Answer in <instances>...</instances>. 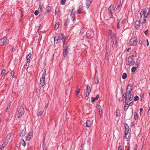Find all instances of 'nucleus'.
Here are the masks:
<instances>
[{
    "instance_id": "c9c22d12",
    "label": "nucleus",
    "mask_w": 150,
    "mask_h": 150,
    "mask_svg": "<svg viewBox=\"0 0 150 150\" xmlns=\"http://www.w3.org/2000/svg\"><path fill=\"white\" fill-rule=\"evenodd\" d=\"M43 113V111L42 110H40L38 113V116H40L42 115Z\"/></svg>"
},
{
    "instance_id": "0eeeda50",
    "label": "nucleus",
    "mask_w": 150,
    "mask_h": 150,
    "mask_svg": "<svg viewBox=\"0 0 150 150\" xmlns=\"http://www.w3.org/2000/svg\"><path fill=\"white\" fill-rule=\"evenodd\" d=\"M137 41V39L134 36H133L131 39L130 45L131 46L135 45Z\"/></svg>"
},
{
    "instance_id": "f704fd0d",
    "label": "nucleus",
    "mask_w": 150,
    "mask_h": 150,
    "mask_svg": "<svg viewBox=\"0 0 150 150\" xmlns=\"http://www.w3.org/2000/svg\"><path fill=\"white\" fill-rule=\"evenodd\" d=\"M117 29H119L120 28V25H119V20L118 19H117Z\"/></svg>"
},
{
    "instance_id": "603ef678",
    "label": "nucleus",
    "mask_w": 150,
    "mask_h": 150,
    "mask_svg": "<svg viewBox=\"0 0 150 150\" xmlns=\"http://www.w3.org/2000/svg\"><path fill=\"white\" fill-rule=\"evenodd\" d=\"M86 35L87 37H89L91 36V34L90 33L87 32L86 33Z\"/></svg>"
},
{
    "instance_id": "0e129e2a",
    "label": "nucleus",
    "mask_w": 150,
    "mask_h": 150,
    "mask_svg": "<svg viewBox=\"0 0 150 150\" xmlns=\"http://www.w3.org/2000/svg\"><path fill=\"white\" fill-rule=\"evenodd\" d=\"M41 24H40L39 25V26H38V32L39 31V29L41 27Z\"/></svg>"
},
{
    "instance_id": "b1692460",
    "label": "nucleus",
    "mask_w": 150,
    "mask_h": 150,
    "mask_svg": "<svg viewBox=\"0 0 150 150\" xmlns=\"http://www.w3.org/2000/svg\"><path fill=\"white\" fill-rule=\"evenodd\" d=\"M82 6L81 5L80 6L77 11V13L78 14H79L81 13V11L82 10Z\"/></svg>"
},
{
    "instance_id": "393cba45",
    "label": "nucleus",
    "mask_w": 150,
    "mask_h": 150,
    "mask_svg": "<svg viewBox=\"0 0 150 150\" xmlns=\"http://www.w3.org/2000/svg\"><path fill=\"white\" fill-rule=\"evenodd\" d=\"M21 143L24 146H25L26 145L25 142L23 139H21Z\"/></svg>"
},
{
    "instance_id": "4d7b16f0",
    "label": "nucleus",
    "mask_w": 150,
    "mask_h": 150,
    "mask_svg": "<svg viewBox=\"0 0 150 150\" xmlns=\"http://www.w3.org/2000/svg\"><path fill=\"white\" fill-rule=\"evenodd\" d=\"M118 150H122L121 148V146L120 145H119L117 148Z\"/></svg>"
},
{
    "instance_id": "1a4fd4ad",
    "label": "nucleus",
    "mask_w": 150,
    "mask_h": 150,
    "mask_svg": "<svg viewBox=\"0 0 150 150\" xmlns=\"http://www.w3.org/2000/svg\"><path fill=\"white\" fill-rule=\"evenodd\" d=\"M110 52V50L108 47H107L106 48V52L105 55V59L108 60V59L109 53Z\"/></svg>"
},
{
    "instance_id": "052dcab7",
    "label": "nucleus",
    "mask_w": 150,
    "mask_h": 150,
    "mask_svg": "<svg viewBox=\"0 0 150 150\" xmlns=\"http://www.w3.org/2000/svg\"><path fill=\"white\" fill-rule=\"evenodd\" d=\"M146 46H148L149 45V42L148 40V39L146 40Z\"/></svg>"
},
{
    "instance_id": "f257e3e1",
    "label": "nucleus",
    "mask_w": 150,
    "mask_h": 150,
    "mask_svg": "<svg viewBox=\"0 0 150 150\" xmlns=\"http://www.w3.org/2000/svg\"><path fill=\"white\" fill-rule=\"evenodd\" d=\"M132 84H129L127 88L126 92L124 93L122 96L123 100H124V99L125 100V104L124 108L125 111H126L129 106L128 105L129 102L132 100L134 96L132 95L133 92L132 93Z\"/></svg>"
},
{
    "instance_id": "5701e85b",
    "label": "nucleus",
    "mask_w": 150,
    "mask_h": 150,
    "mask_svg": "<svg viewBox=\"0 0 150 150\" xmlns=\"http://www.w3.org/2000/svg\"><path fill=\"white\" fill-rule=\"evenodd\" d=\"M97 108L99 109V110L98 111L99 114L101 115L102 114V110L100 109L101 106L100 105H98L97 106Z\"/></svg>"
},
{
    "instance_id": "f8f14e48",
    "label": "nucleus",
    "mask_w": 150,
    "mask_h": 150,
    "mask_svg": "<svg viewBox=\"0 0 150 150\" xmlns=\"http://www.w3.org/2000/svg\"><path fill=\"white\" fill-rule=\"evenodd\" d=\"M131 136L130 133H125V135L124 137V138L127 141H129L130 138Z\"/></svg>"
},
{
    "instance_id": "a878e982",
    "label": "nucleus",
    "mask_w": 150,
    "mask_h": 150,
    "mask_svg": "<svg viewBox=\"0 0 150 150\" xmlns=\"http://www.w3.org/2000/svg\"><path fill=\"white\" fill-rule=\"evenodd\" d=\"M59 22L57 23L55 25L54 29L55 30L59 28Z\"/></svg>"
},
{
    "instance_id": "49530a36",
    "label": "nucleus",
    "mask_w": 150,
    "mask_h": 150,
    "mask_svg": "<svg viewBox=\"0 0 150 150\" xmlns=\"http://www.w3.org/2000/svg\"><path fill=\"white\" fill-rule=\"evenodd\" d=\"M135 64V62L134 61H131L130 62V66H133Z\"/></svg>"
},
{
    "instance_id": "a19ab883",
    "label": "nucleus",
    "mask_w": 150,
    "mask_h": 150,
    "mask_svg": "<svg viewBox=\"0 0 150 150\" xmlns=\"http://www.w3.org/2000/svg\"><path fill=\"white\" fill-rule=\"evenodd\" d=\"M129 128H126L125 129V133H130L129 132Z\"/></svg>"
},
{
    "instance_id": "72a5a7b5",
    "label": "nucleus",
    "mask_w": 150,
    "mask_h": 150,
    "mask_svg": "<svg viewBox=\"0 0 150 150\" xmlns=\"http://www.w3.org/2000/svg\"><path fill=\"white\" fill-rule=\"evenodd\" d=\"M139 98L138 96H136L134 97V101H136L139 100Z\"/></svg>"
},
{
    "instance_id": "de8ad7c7",
    "label": "nucleus",
    "mask_w": 150,
    "mask_h": 150,
    "mask_svg": "<svg viewBox=\"0 0 150 150\" xmlns=\"http://www.w3.org/2000/svg\"><path fill=\"white\" fill-rule=\"evenodd\" d=\"M148 30L147 29L146 30V31L144 32V33L145 35L147 36L148 35Z\"/></svg>"
},
{
    "instance_id": "c03bdc74",
    "label": "nucleus",
    "mask_w": 150,
    "mask_h": 150,
    "mask_svg": "<svg viewBox=\"0 0 150 150\" xmlns=\"http://www.w3.org/2000/svg\"><path fill=\"white\" fill-rule=\"evenodd\" d=\"M126 19H124L122 20V21L121 22V23L122 24H125L126 23Z\"/></svg>"
},
{
    "instance_id": "39448f33",
    "label": "nucleus",
    "mask_w": 150,
    "mask_h": 150,
    "mask_svg": "<svg viewBox=\"0 0 150 150\" xmlns=\"http://www.w3.org/2000/svg\"><path fill=\"white\" fill-rule=\"evenodd\" d=\"M63 55L65 58L67 57V53L69 51L70 49L67 46H65V45H63Z\"/></svg>"
},
{
    "instance_id": "ddd939ff",
    "label": "nucleus",
    "mask_w": 150,
    "mask_h": 150,
    "mask_svg": "<svg viewBox=\"0 0 150 150\" xmlns=\"http://www.w3.org/2000/svg\"><path fill=\"white\" fill-rule=\"evenodd\" d=\"M8 141L6 140H5L4 143L0 147V150H2L4 148V147L6 146V145L8 144Z\"/></svg>"
},
{
    "instance_id": "338daca9",
    "label": "nucleus",
    "mask_w": 150,
    "mask_h": 150,
    "mask_svg": "<svg viewBox=\"0 0 150 150\" xmlns=\"http://www.w3.org/2000/svg\"><path fill=\"white\" fill-rule=\"evenodd\" d=\"M110 18H113V16L112 14H110Z\"/></svg>"
},
{
    "instance_id": "37998d69",
    "label": "nucleus",
    "mask_w": 150,
    "mask_h": 150,
    "mask_svg": "<svg viewBox=\"0 0 150 150\" xmlns=\"http://www.w3.org/2000/svg\"><path fill=\"white\" fill-rule=\"evenodd\" d=\"M42 5L41 3H40L39 4V9H40L41 11L42 10Z\"/></svg>"
},
{
    "instance_id": "864d4df0",
    "label": "nucleus",
    "mask_w": 150,
    "mask_h": 150,
    "mask_svg": "<svg viewBox=\"0 0 150 150\" xmlns=\"http://www.w3.org/2000/svg\"><path fill=\"white\" fill-rule=\"evenodd\" d=\"M29 63H30V62H27V63H26V64H25L26 66L27 67V69L26 70H27V69L28 68V66L29 65Z\"/></svg>"
},
{
    "instance_id": "6e6d98bb",
    "label": "nucleus",
    "mask_w": 150,
    "mask_h": 150,
    "mask_svg": "<svg viewBox=\"0 0 150 150\" xmlns=\"http://www.w3.org/2000/svg\"><path fill=\"white\" fill-rule=\"evenodd\" d=\"M142 18H143V21L142 22V23H145L146 21V19L145 18H143V16H142Z\"/></svg>"
},
{
    "instance_id": "dca6fc26",
    "label": "nucleus",
    "mask_w": 150,
    "mask_h": 150,
    "mask_svg": "<svg viewBox=\"0 0 150 150\" xmlns=\"http://www.w3.org/2000/svg\"><path fill=\"white\" fill-rule=\"evenodd\" d=\"M86 87V93H87L88 95L89 94L91 91V89L89 85L88 84L87 85Z\"/></svg>"
},
{
    "instance_id": "79ce46f5",
    "label": "nucleus",
    "mask_w": 150,
    "mask_h": 150,
    "mask_svg": "<svg viewBox=\"0 0 150 150\" xmlns=\"http://www.w3.org/2000/svg\"><path fill=\"white\" fill-rule=\"evenodd\" d=\"M39 13V11L38 10H36L34 12L35 14L37 16V15Z\"/></svg>"
},
{
    "instance_id": "3c124183",
    "label": "nucleus",
    "mask_w": 150,
    "mask_h": 150,
    "mask_svg": "<svg viewBox=\"0 0 150 150\" xmlns=\"http://www.w3.org/2000/svg\"><path fill=\"white\" fill-rule=\"evenodd\" d=\"M143 43V41L142 40H140L139 42V43L141 45H142Z\"/></svg>"
},
{
    "instance_id": "412c9836",
    "label": "nucleus",
    "mask_w": 150,
    "mask_h": 150,
    "mask_svg": "<svg viewBox=\"0 0 150 150\" xmlns=\"http://www.w3.org/2000/svg\"><path fill=\"white\" fill-rule=\"evenodd\" d=\"M1 75L2 77L5 76L6 75V71L5 69H3L1 72Z\"/></svg>"
},
{
    "instance_id": "58836bf2",
    "label": "nucleus",
    "mask_w": 150,
    "mask_h": 150,
    "mask_svg": "<svg viewBox=\"0 0 150 150\" xmlns=\"http://www.w3.org/2000/svg\"><path fill=\"white\" fill-rule=\"evenodd\" d=\"M130 62H131V61H130L129 60H127V61L126 62V65H129L130 64Z\"/></svg>"
},
{
    "instance_id": "6e6552de",
    "label": "nucleus",
    "mask_w": 150,
    "mask_h": 150,
    "mask_svg": "<svg viewBox=\"0 0 150 150\" xmlns=\"http://www.w3.org/2000/svg\"><path fill=\"white\" fill-rule=\"evenodd\" d=\"M33 137V131H30L26 136V139L27 141H30Z\"/></svg>"
},
{
    "instance_id": "7c9ffc66",
    "label": "nucleus",
    "mask_w": 150,
    "mask_h": 150,
    "mask_svg": "<svg viewBox=\"0 0 150 150\" xmlns=\"http://www.w3.org/2000/svg\"><path fill=\"white\" fill-rule=\"evenodd\" d=\"M120 110L119 109L117 110L116 114V115L117 117H118L120 115Z\"/></svg>"
},
{
    "instance_id": "680f3d73",
    "label": "nucleus",
    "mask_w": 150,
    "mask_h": 150,
    "mask_svg": "<svg viewBox=\"0 0 150 150\" xmlns=\"http://www.w3.org/2000/svg\"><path fill=\"white\" fill-rule=\"evenodd\" d=\"M57 8H56V9H55V14L56 15L57 14V12L58 11V9L57 10Z\"/></svg>"
},
{
    "instance_id": "774afa93",
    "label": "nucleus",
    "mask_w": 150,
    "mask_h": 150,
    "mask_svg": "<svg viewBox=\"0 0 150 150\" xmlns=\"http://www.w3.org/2000/svg\"><path fill=\"white\" fill-rule=\"evenodd\" d=\"M108 12L109 15H110V14H112L113 13L111 11H108Z\"/></svg>"
},
{
    "instance_id": "09e8293b",
    "label": "nucleus",
    "mask_w": 150,
    "mask_h": 150,
    "mask_svg": "<svg viewBox=\"0 0 150 150\" xmlns=\"http://www.w3.org/2000/svg\"><path fill=\"white\" fill-rule=\"evenodd\" d=\"M125 129H126V128H129V126L126 123H125Z\"/></svg>"
},
{
    "instance_id": "9b49d317",
    "label": "nucleus",
    "mask_w": 150,
    "mask_h": 150,
    "mask_svg": "<svg viewBox=\"0 0 150 150\" xmlns=\"http://www.w3.org/2000/svg\"><path fill=\"white\" fill-rule=\"evenodd\" d=\"M140 20H137L135 22V27L136 29L138 30L139 29L140 23Z\"/></svg>"
},
{
    "instance_id": "f3484780",
    "label": "nucleus",
    "mask_w": 150,
    "mask_h": 150,
    "mask_svg": "<svg viewBox=\"0 0 150 150\" xmlns=\"http://www.w3.org/2000/svg\"><path fill=\"white\" fill-rule=\"evenodd\" d=\"M99 98V95H97L96 97H92L91 98V102L92 103L94 102L96 100H97Z\"/></svg>"
},
{
    "instance_id": "aec40b11",
    "label": "nucleus",
    "mask_w": 150,
    "mask_h": 150,
    "mask_svg": "<svg viewBox=\"0 0 150 150\" xmlns=\"http://www.w3.org/2000/svg\"><path fill=\"white\" fill-rule=\"evenodd\" d=\"M91 124V122L90 120H87L86 122V127H89Z\"/></svg>"
},
{
    "instance_id": "f03ea898",
    "label": "nucleus",
    "mask_w": 150,
    "mask_h": 150,
    "mask_svg": "<svg viewBox=\"0 0 150 150\" xmlns=\"http://www.w3.org/2000/svg\"><path fill=\"white\" fill-rule=\"evenodd\" d=\"M150 13L149 9L148 8L146 7L144 9H141L140 12V20L142 21V16L143 18H147L150 15Z\"/></svg>"
},
{
    "instance_id": "13d9d810",
    "label": "nucleus",
    "mask_w": 150,
    "mask_h": 150,
    "mask_svg": "<svg viewBox=\"0 0 150 150\" xmlns=\"http://www.w3.org/2000/svg\"><path fill=\"white\" fill-rule=\"evenodd\" d=\"M136 54H137V53H136V51H134L133 53V54L132 55V56H133V57H134L136 55Z\"/></svg>"
},
{
    "instance_id": "a18cd8bd",
    "label": "nucleus",
    "mask_w": 150,
    "mask_h": 150,
    "mask_svg": "<svg viewBox=\"0 0 150 150\" xmlns=\"http://www.w3.org/2000/svg\"><path fill=\"white\" fill-rule=\"evenodd\" d=\"M134 118L135 120H136L137 118V114L136 113L134 114Z\"/></svg>"
},
{
    "instance_id": "9d476101",
    "label": "nucleus",
    "mask_w": 150,
    "mask_h": 150,
    "mask_svg": "<svg viewBox=\"0 0 150 150\" xmlns=\"http://www.w3.org/2000/svg\"><path fill=\"white\" fill-rule=\"evenodd\" d=\"M7 40V38L6 37H4L1 39L0 41V45H4L5 43Z\"/></svg>"
},
{
    "instance_id": "ea45409f",
    "label": "nucleus",
    "mask_w": 150,
    "mask_h": 150,
    "mask_svg": "<svg viewBox=\"0 0 150 150\" xmlns=\"http://www.w3.org/2000/svg\"><path fill=\"white\" fill-rule=\"evenodd\" d=\"M95 83L96 84H98L99 83V81L98 77H97L96 79H95Z\"/></svg>"
},
{
    "instance_id": "5fc2aeb1",
    "label": "nucleus",
    "mask_w": 150,
    "mask_h": 150,
    "mask_svg": "<svg viewBox=\"0 0 150 150\" xmlns=\"http://www.w3.org/2000/svg\"><path fill=\"white\" fill-rule=\"evenodd\" d=\"M86 96L85 97V98L86 100H88V95H88L87 93H86Z\"/></svg>"
},
{
    "instance_id": "4c0bfd02",
    "label": "nucleus",
    "mask_w": 150,
    "mask_h": 150,
    "mask_svg": "<svg viewBox=\"0 0 150 150\" xmlns=\"http://www.w3.org/2000/svg\"><path fill=\"white\" fill-rule=\"evenodd\" d=\"M66 2V0H61V4L62 5H64L65 4Z\"/></svg>"
},
{
    "instance_id": "2f4dec72",
    "label": "nucleus",
    "mask_w": 150,
    "mask_h": 150,
    "mask_svg": "<svg viewBox=\"0 0 150 150\" xmlns=\"http://www.w3.org/2000/svg\"><path fill=\"white\" fill-rule=\"evenodd\" d=\"M140 62V60H139L138 58L136 62V65L137 66V67H138L139 66Z\"/></svg>"
},
{
    "instance_id": "a211bd4d",
    "label": "nucleus",
    "mask_w": 150,
    "mask_h": 150,
    "mask_svg": "<svg viewBox=\"0 0 150 150\" xmlns=\"http://www.w3.org/2000/svg\"><path fill=\"white\" fill-rule=\"evenodd\" d=\"M51 8L50 6L47 7L45 8V12L46 13H50L51 11Z\"/></svg>"
},
{
    "instance_id": "bf43d9fd",
    "label": "nucleus",
    "mask_w": 150,
    "mask_h": 150,
    "mask_svg": "<svg viewBox=\"0 0 150 150\" xmlns=\"http://www.w3.org/2000/svg\"><path fill=\"white\" fill-rule=\"evenodd\" d=\"M112 5H111L108 8V11H111L112 9H111Z\"/></svg>"
},
{
    "instance_id": "c756f323",
    "label": "nucleus",
    "mask_w": 150,
    "mask_h": 150,
    "mask_svg": "<svg viewBox=\"0 0 150 150\" xmlns=\"http://www.w3.org/2000/svg\"><path fill=\"white\" fill-rule=\"evenodd\" d=\"M84 33V30L83 29H81L80 31L79 34L80 35L83 36Z\"/></svg>"
},
{
    "instance_id": "69168bd1",
    "label": "nucleus",
    "mask_w": 150,
    "mask_h": 150,
    "mask_svg": "<svg viewBox=\"0 0 150 150\" xmlns=\"http://www.w3.org/2000/svg\"><path fill=\"white\" fill-rule=\"evenodd\" d=\"M115 46H116V47H117V41L116 40H115Z\"/></svg>"
},
{
    "instance_id": "cd10ccee",
    "label": "nucleus",
    "mask_w": 150,
    "mask_h": 150,
    "mask_svg": "<svg viewBox=\"0 0 150 150\" xmlns=\"http://www.w3.org/2000/svg\"><path fill=\"white\" fill-rule=\"evenodd\" d=\"M137 68L138 67H133L131 69V71L132 72H134Z\"/></svg>"
},
{
    "instance_id": "6ab92c4d",
    "label": "nucleus",
    "mask_w": 150,
    "mask_h": 150,
    "mask_svg": "<svg viewBox=\"0 0 150 150\" xmlns=\"http://www.w3.org/2000/svg\"><path fill=\"white\" fill-rule=\"evenodd\" d=\"M20 136L21 137H23L26 134L25 131L24 130H22L20 133Z\"/></svg>"
},
{
    "instance_id": "4468645a",
    "label": "nucleus",
    "mask_w": 150,
    "mask_h": 150,
    "mask_svg": "<svg viewBox=\"0 0 150 150\" xmlns=\"http://www.w3.org/2000/svg\"><path fill=\"white\" fill-rule=\"evenodd\" d=\"M92 1V0H86V4L87 9L88 8L90 7Z\"/></svg>"
},
{
    "instance_id": "c85d7f7f",
    "label": "nucleus",
    "mask_w": 150,
    "mask_h": 150,
    "mask_svg": "<svg viewBox=\"0 0 150 150\" xmlns=\"http://www.w3.org/2000/svg\"><path fill=\"white\" fill-rule=\"evenodd\" d=\"M127 77V74L126 73H124L122 75V78L123 79H125Z\"/></svg>"
},
{
    "instance_id": "8fccbe9b",
    "label": "nucleus",
    "mask_w": 150,
    "mask_h": 150,
    "mask_svg": "<svg viewBox=\"0 0 150 150\" xmlns=\"http://www.w3.org/2000/svg\"><path fill=\"white\" fill-rule=\"evenodd\" d=\"M14 75V72L12 71L11 72V76H13Z\"/></svg>"
},
{
    "instance_id": "423d86ee",
    "label": "nucleus",
    "mask_w": 150,
    "mask_h": 150,
    "mask_svg": "<svg viewBox=\"0 0 150 150\" xmlns=\"http://www.w3.org/2000/svg\"><path fill=\"white\" fill-rule=\"evenodd\" d=\"M24 110V108L22 106H20L18 114V118H19L23 115Z\"/></svg>"
},
{
    "instance_id": "4be33fe9",
    "label": "nucleus",
    "mask_w": 150,
    "mask_h": 150,
    "mask_svg": "<svg viewBox=\"0 0 150 150\" xmlns=\"http://www.w3.org/2000/svg\"><path fill=\"white\" fill-rule=\"evenodd\" d=\"M74 10V9H73L72 10V11L71 13V16L72 18V21H74L75 18V14L73 12V11Z\"/></svg>"
},
{
    "instance_id": "2eb2a0df",
    "label": "nucleus",
    "mask_w": 150,
    "mask_h": 150,
    "mask_svg": "<svg viewBox=\"0 0 150 150\" xmlns=\"http://www.w3.org/2000/svg\"><path fill=\"white\" fill-rule=\"evenodd\" d=\"M31 56V53H29L26 56V62H30V58Z\"/></svg>"
},
{
    "instance_id": "bb28decb",
    "label": "nucleus",
    "mask_w": 150,
    "mask_h": 150,
    "mask_svg": "<svg viewBox=\"0 0 150 150\" xmlns=\"http://www.w3.org/2000/svg\"><path fill=\"white\" fill-rule=\"evenodd\" d=\"M11 137V133H9L6 138V140L9 141Z\"/></svg>"
},
{
    "instance_id": "e2e57ef3",
    "label": "nucleus",
    "mask_w": 150,
    "mask_h": 150,
    "mask_svg": "<svg viewBox=\"0 0 150 150\" xmlns=\"http://www.w3.org/2000/svg\"><path fill=\"white\" fill-rule=\"evenodd\" d=\"M137 144H136L135 146L134 150H137Z\"/></svg>"
},
{
    "instance_id": "7ed1b4c3",
    "label": "nucleus",
    "mask_w": 150,
    "mask_h": 150,
    "mask_svg": "<svg viewBox=\"0 0 150 150\" xmlns=\"http://www.w3.org/2000/svg\"><path fill=\"white\" fill-rule=\"evenodd\" d=\"M62 40L63 45H65L66 43V38L62 33H61L58 37V38H57L56 37L54 38V41L55 42L57 41L56 43L58 42V41Z\"/></svg>"
},
{
    "instance_id": "e433bc0d",
    "label": "nucleus",
    "mask_w": 150,
    "mask_h": 150,
    "mask_svg": "<svg viewBox=\"0 0 150 150\" xmlns=\"http://www.w3.org/2000/svg\"><path fill=\"white\" fill-rule=\"evenodd\" d=\"M120 7V5H116L115 6V10L116 11L117 10H118L119 9Z\"/></svg>"
},
{
    "instance_id": "20e7f679",
    "label": "nucleus",
    "mask_w": 150,
    "mask_h": 150,
    "mask_svg": "<svg viewBox=\"0 0 150 150\" xmlns=\"http://www.w3.org/2000/svg\"><path fill=\"white\" fill-rule=\"evenodd\" d=\"M46 73V70L44 69V70L43 73L42 75V78L40 79V87H42L44 86L45 84V76Z\"/></svg>"
},
{
    "instance_id": "473e14b6",
    "label": "nucleus",
    "mask_w": 150,
    "mask_h": 150,
    "mask_svg": "<svg viewBox=\"0 0 150 150\" xmlns=\"http://www.w3.org/2000/svg\"><path fill=\"white\" fill-rule=\"evenodd\" d=\"M80 88L78 89V90H76V97H77L78 95L80 92Z\"/></svg>"
}]
</instances>
